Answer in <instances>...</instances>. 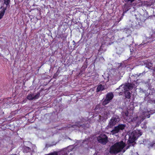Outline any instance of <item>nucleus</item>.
Here are the masks:
<instances>
[{
    "label": "nucleus",
    "instance_id": "aec40b11",
    "mask_svg": "<svg viewBox=\"0 0 155 155\" xmlns=\"http://www.w3.org/2000/svg\"><path fill=\"white\" fill-rule=\"evenodd\" d=\"M67 149H65V152H66V151H67Z\"/></svg>",
    "mask_w": 155,
    "mask_h": 155
},
{
    "label": "nucleus",
    "instance_id": "20e7f679",
    "mask_svg": "<svg viewBox=\"0 0 155 155\" xmlns=\"http://www.w3.org/2000/svg\"><path fill=\"white\" fill-rule=\"evenodd\" d=\"M120 120V118L118 116L112 117L110 119L108 126L111 127L116 124Z\"/></svg>",
    "mask_w": 155,
    "mask_h": 155
},
{
    "label": "nucleus",
    "instance_id": "6e6552de",
    "mask_svg": "<svg viewBox=\"0 0 155 155\" xmlns=\"http://www.w3.org/2000/svg\"><path fill=\"white\" fill-rule=\"evenodd\" d=\"M40 95V94L39 93H37L35 95L34 94H30L28 95L27 98L29 100L36 99H38Z\"/></svg>",
    "mask_w": 155,
    "mask_h": 155
},
{
    "label": "nucleus",
    "instance_id": "9b49d317",
    "mask_svg": "<svg viewBox=\"0 0 155 155\" xmlns=\"http://www.w3.org/2000/svg\"><path fill=\"white\" fill-rule=\"evenodd\" d=\"M104 89H105L104 86L100 84L98 86L97 89V91L98 92L101 91Z\"/></svg>",
    "mask_w": 155,
    "mask_h": 155
},
{
    "label": "nucleus",
    "instance_id": "a211bd4d",
    "mask_svg": "<svg viewBox=\"0 0 155 155\" xmlns=\"http://www.w3.org/2000/svg\"><path fill=\"white\" fill-rule=\"evenodd\" d=\"M125 115L126 116H127L128 115V114H129V113L128 111H127L126 112H125Z\"/></svg>",
    "mask_w": 155,
    "mask_h": 155
},
{
    "label": "nucleus",
    "instance_id": "ddd939ff",
    "mask_svg": "<svg viewBox=\"0 0 155 155\" xmlns=\"http://www.w3.org/2000/svg\"><path fill=\"white\" fill-rule=\"evenodd\" d=\"M146 66L147 67L149 68H151L153 66V64L152 63L150 62V61H147L146 63Z\"/></svg>",
    "mask_w": 155,
    "mask_h": 155
},
{
    "label": "nucleus",
    "instance_id": "f8f14e48",
    "mask_svg": "<svg viewBox=\"0 0 155 155\" xmlns=\"http://www.w3.org/2000/svg\"><path fill=\"white\" fill-rule=\"evenodd\" d=\"M30 150L29 147L25 146L23 148V151L24 153H27L30 152Z\"/></svg>",
    "mask_w": 155,
    "mask_h": 155
},
{
    "label": "nucleus",
    "instance_id": "412c9836",
    "mask_svg": "<svg viewBox=\"0 0 155 155\" xmlns=\"http://www.w3.org/2000/svg\"><path fill=\"white\" fill-rule=\"evenodd\" d=\"M141 74H143V73H142V74H140V75H139V76H140Z\"/></svg>",
    "mask_w": 155,
    "mask_h": 155
},
{
    "label": "nucleus",
    "instance_id": "7ed1b4c3",
    "mask_svg": "<svg viewBox=\"0 0 155 155\" xmlns=\"http://www.w3.org/2000/svg\"><path fill=\"white\" fill-rule=\"evenodd\" d=\"M142 135L141 132L138 130L133 131L129 135V141L130 143L134 142L137 138Z\"/></svg>",
    "mask_w": 155,
    "mask_h": 155
},
{
    "label": "nucleus",
    "instance_id": "4468645a",
    "mask_svg": "<svg viewBox=\"0 0 155 155\" xmlns=\"http://www.w3.org/2000/svg\"><path fill=\"white\" fill-rule=\"evenodd\" d=\"M109 115V114L108 113H106V114L104 113V115H102L101 116V117H103L104 119H107L108 118Z\"/></svg>",
    "mask_w": 155,
    "mask_h": 155
},
{
    "label": "nucleus",
    "instance_id": "f3484780",
    "mask_svg": "<svg viewBox=\"0 0 155 155\" xmlns=\"http://www.w3.org/2000/svg\"><path fill=\"white\" fill-rule=\"evenodd\" d=\"M9 2L10 0H4V3L7 5L9 4Z\"/></svg>",
    "mask_w": 155,
    "mask_h": 155
},
{
    "label": "nucleus",
    "instance_id": "39448f33",
    "mask_svg": "<svg viewBox=\"0 0 155 155\" xmlns=\"http://www.w3.org/2000/svg\"><path fill=\"white\" fill-rule=\"evenodd\" d=\"M125 125L124 124H120L118 126L115 127L114 129L111 131V134H114L119 132L120 130H122L124 129Z\"/></svg>",
    "mask_w": 155,
    "mask_h": 155
},
{
    "label": "nucleus",
    "instance_id": "4be33fe9",
    "mask_svg": "<svg viewBox=\"0 0 155 155\" xmlns=\"http://www.w3.org/2000/svg\"><path fill=\"white\" fill-rule=\"evenodd\" d=\"M68 127H70L69 126Z\"/></svg>",
    "mask_w": 155,
    "mask_h": 155
},
{
    "label": "nucleus",
    "instance_id": "2eb2a0df",
    "mask_svg": "<svg viewBox=\"0 0 155 155\" xmlns=\"http://www.w3.org/2000/svg\"><path fill=\"white\" fill-rule=\"evenodd\" d=\"M82 125V124H81V123L80 122H77L75 123V125H72L71 127H74V126H78V127H79L81 126Z\"/></svg>",
    "mask_w": 155,
    "mask_h": 155
},
{
    "label": "nucleus",
    "instance_id": "0eeeda50",
    "mask_svg": "<svg viewBox=\"0 0 155 155\" xmlns=\"http://www.w3.org/2000/svg\"><path fill=\"white\" fill-rule=\"evenodd\" d=\"M114 96L112 93H109L106 95V99L103 102V104L104 105L108 103L113 97Z\"/></svg>",
    "mask_w": 155,
    "mask_h": 155
},
{
    "label": "nucleus",
    "instance_id": "423d86ee",
    "mask_svg": "<svg viewBox=\"0 0 155 155\" xmlns=\"http://www.w3.org/2000/svg\"><path fill=\"white\" fill-rule=\"evenodd\" d=\"M97 141L103 144H105L107 142V137L105 135H101L97 138Z\"/></svg>",
    "mask_w": 155,
    "mask_h": 155
},
{
    "label": "nucleus",
    "instance_id": "dca6fc26",
    "mask_svg": "<svg viewBox=\"0 0 155 155\" xmlns=\"http://www.w3.org/2000/svg\"><path fill=\"white\" fill-rule=\"evenodd\" d=\"M149 147H155V141L153 142L150 144Z\"/></svg>",
    "mask_w": 155,
    "mask_h": 155
},
{
    "label": "nucleus",
    "instance_id": "1a4fd4ad",
    "mask_svg": "<svg viewBox=\"0 0 155 155\" xmlns=\"http://www.w3.org/2000/svg\"><path fill=\"white\" fill-rule=\"evenodd\" d=\"M143 115L142 116V119H144L146 117H147V118H149L150 114H152V111H150L143 112Z\"/></svg>",
    "mask_w": 155,
    "mask_h": 155
},
{
    "label": "nucleus",
    "instance_id": "5701e85b",
    "mask_svg": "<svg viewBox=\"0 0 155 155\" xmlns=\"http://www.w3.org/2000/svg\"><path fill=\"white\" fill-rule=\"evenodd\" d=\"M107 80H108V77H107Z\"/></svg>",
    "mask_w": 155,
    "mask_h": 155
},
{
    "label": "nucleus",
    "instance_id": "f257e3e1",
    "mask_svg": "<svg viewBox=\"0 0 155 155\" xmlns=\"http://www.w3.org/2000/svg\"><path fill=\"white\" fill-rule=\"evenodd\" d=\"M125 145L123 141L117 142L110 147L109 152L111 153L117 154L122 150L123 152H124L126 150L124 149Z\"/></svg>",
    "mask_w": 155,
    "mask_h": 155
},
{
    "label": "nucleus",
    "instance_id": "f03ea898",
    "mask_svg": "<svg viewBox=\"0 0 155 155\" xmlns=\"http://www.w3.org/2000/svg\"><path fill=\"white\" fill-rule=\"evenodd\" d=\"M133 88V86L132 84L128 83L126 84L125 85H121L120 86L119 89H121L123 88L125 97L128 99H130V98L131 95L130 92L129 91V90Z\"/></svg>",
    "mask_w": 155,
    "mask_h": 155
},
{
    "label": "nucleus",
    "instance_id": "6ab92c4d",
    "mask_svg": "<svg viewBox=\"0 0 155 155\" xmlns=\"http://www.w3.org/2000/svg\"><path fill=\"white\" fill-rule=\"evenodd\" d=\"M134 0H128V2H130L131 3Z\"/></svg>",
    "mask_w": 155,
    "mask_h": 155
},
{
    "label": "nucleus",
    "instance_id": "9d476101",
    "mask_svg": "<svg viewBox=\"0 0 155 155\" xmlns=\"http://www.w3.org/2000/svg\"><path fill=\"white\" fill-rule=\"evenodd\" d=\"M6 9L1 7L0 8V19L2 18L5 13Z\"/></svg>",
    "mask_w": 155,
    "mask_h": 155
}]
</instances>
